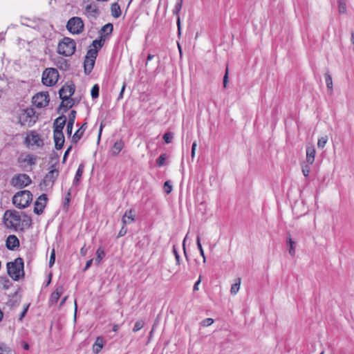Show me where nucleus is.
<instances>
[{"mask_svg": "<svg viewBox=\"0 0 354 354\" xmlns=\"http://www.w3.org/2000/svg\"><path fill=\"white\" fill-rule=\"evenodd\" d=\"M57 67L62 71H68L71 67V64L68 60L63 57H59L57 62Z\"/></svg>", "mask_w": 354, "mask_h": 354, "instance_id": "nucleus-30", "label": "nucleus"}, {"mask_svg": "<svg viewBox=\"0 0 354 354\" xmlns=\"http://www.w3.org/2000/svg\"><path fill=\"white\" fill-rule=\"evenodd\" d=\"M39 157L35 154L21 153L17 161L19 167L24 171H32V167L37 164Z\"/></svg>", "mask_w": 354, "mask_h": 354, "instance_id": "nucleus-3", "label": "nucleus"}, {"mask_svg": "<svg viewBox=\"0 0 354 354\" xmlns=\"http://www.w3.org/2000/svg\"><path fill=\"white\" fill-rule=\"evenodd\" d=\"M104 257V250L102 247H100L96 251V258L95 259V263L97 265L100 264Z\"/></svg>", "mask_w": 354, "mask_h": 354, "instance_id": "nucleus-34", "label": "nucleus"}, {"mask_svg": "<svg viewBox=\"0 0 354 354\" xmlns=\"http://www.w3.org/2000/svg\"><path fill=\"white\" fill-rule=\"evenodd\" d=\"M32 201V194L29 190L19 191L12 198V203L19 209L27 207Z\"/></svg>", "mask_w": 354, "mask_h": 354, "instance_id": "nucleus-6", "label": "nucleus"}, {"mask_svg": "<svg viewBox=\"0 0 354 354\" xmlns=\"http://www.w3.org/2000/svg\"><path fill=\"white\" fill-rule=\"evenodd\" d=\"M6 266L8 274L14 281H17L24 276V262L22 258L17 257L14 261L8 262Z\"/></svg>", "mask_w": 354, "mask_h": 354, "instance_id": "nucleus-2", "label": "nucleus"}, {"mask_svg": "<svg viewBox=\"0 0 354 354\" xmlns=\"http://www.w3.org/2000/svg\"><path fill=\"white\" fill-rule=\"evenodd\" d=\"M286 245H287V247H288L289 254L290 256H292V257H295V246L297 245V243L292 239L290 233H288V234L287 236Z\"/></svg>", "mask_w": 354, "mask_h": 354, "instance_id": "nucleus-25", "label": "nucleus"}, {"mask_svg": "<svg viewBox=\"0 0 354 354\" xmlns=\"http://www.w3.org/2000/svg\"><path fill=\"white\" fill-rule=\"evenodd\" d=\"M32 218L27 215L26 213H22V219L20 221V225L19 231L24 232L26 230L29 229L32 227Z\"/></svg>", "mask_w": 354, "mask_h": 354, "instance_id": "nucleus-17", "label": "nucleus"}, {"mask_svg": "<svg viewBox=\"0 0 354 354\" xmlns=\"http://www.w3.org/2000/svg\"><path fill=\"white\" fill-rule=\"evenodd\" d=\"M127 229L125 227V225H123V226L121 227L120 230L118 232V237H122V236H124L127 234Z\"/></svg>", "mask_w": 354, "mask_h": 354, "instance_id": "nucleus-60", "label": "nucleus"}, {"mask_svg": "<svg viewBox=\"0 0 354 354\" xmlns=\"http://www.w3.org/2000/svg\"><path fill=\"white\" fill-rule=\"evenodd\" d=\"M172 252H173V254L176 259V265H180V254L178 253V251L176 245L173 246Z\"/></svg>", "mask_w": 354, "mask_h": 354, "instance_id": "nucleus-49", "label": "nucleus"}, {"mask_svg": "<svg viewBox=\"0 0 354 354\" xmlns=\"http://www.w3.org/2000/svg\"><path fill=\"white\" fill-rule=\"evenodd\" d=\"M85 14L88 17L96 18L100 14L97 6L95 3L87 5L85 8Z\"/></svg>", "mask_w": 354, "mask_h": 354, "instance_id": "nucleus-22", "label": "nucleus"}, {"mask_svg": "<svg viewBox=\"0 0 354 354\" xmlns=\"http://www.w3.org/2000/svg\"><path fill=\"white\" fill-rule=\"evenodd\" d=\"M166 160V153H162L156 161V165L159 167L164 165Z\"/></svg>", "mask_w": 354, "mask_h": 354, "instance_id": "nucleus-46", "label": "nucleus"}, {"mask_svg": "<svg viewBox=\"0 0 354 354\" xmlns=\"http://www.w3.org/2000/svg\"><path fill=\"white\" fill-rule=\"evenodd\" d=\"M72 147H73L71 145V146H69V147H68V149L66 150V151H65V153H64V157H63V162H64L66 161V158H67V157H68V154H69L70 151H71V149H72Z\"/></svg>", "mask_w": 354, "mask_h": 354, "instance_id": "nucleus-62", "label": "nucleus"}, {"mask_svg": "<svg viewBox=\"0 0 354 354\" xmlns=\"http://www.w3.org/2000/svg\"><path fill=\"white\" fill-rule=\"evenodd\" d=\"M97 56V50L89 49L87 51L85 57H89L91 59L95 60Z\"/></svg>", "mask_w": 354, "mask_h": 354, "instance_id": "nucleus-47", "label": "nucleus"}, {"mask_svg": "<svg viewBox=\"0 0 354 354\" xmlns=\"http://www.w3.org/2000/svg\"><path fill=\"white\" fill-rule=\"evenodd\" d=\"M29 306H30V304H26V305L24 306V309H23L22 312L20 313V315H19V319L20 321H21V320L24 319V317H25V315H26V313H27V312H28V308H29Z\"/></svg>", "mask_w": 354, "mask_h": 354, "instance_id": "nucleus-58", "label": "nucleus"}, {"mask_svg": "<svg viewBox=\"0 0 354 354\" xmlns=\"http://www.w3.org/2000/svg\"><path fill=\"white\" fill-rule=\"evenodd\" d=\"M93 261V259L88 260L86 263V265H85L84 269H83V271L87 270L91 266Z\"/></svg>", "mask_w": 354, "mask_h": 354, "instance_id": "nucleus-63", "label": "nucleus"}, {"mask_svg": "<svg viewBox=\"0 0 354 354\" xmlns=\"http://www.w3.org/2000/svg\"><path fill=\"white\" fill-rule=\"evenodd\" d=\"M53 139L55 142V147L57 150H60L64 144L65 138L63 132H53Z\"/></svg>", "mask_w": 354, "mask_h": 354, "instance_id": "nucleus-20", "label": "nucleus"}, {"mask_svg": "<svg viewBox=\"0 0 354 354\" xmlns=\"http://www.w3.org/2000/svg\"><path fill=\"white\" fill-rule=\"evenodd\" d=\"M162 138L166 144H169L174 139V133L171 131H167L164 133Z\"/></svg>", "mask_w": 354, "mask_h": 354, "instance_id": "nucleus-43", "label": "nucleus"}, {"mask_svg": "<svg viewBox=\"0 0 354 354\" xmlns=\"http://www.w3.org/2000/svg\"><path fill=\"white\" fill-rule=\"evenodd\" d=\"M183 0H176V3L175 4L174 8L172 11L173 15L176 16V24L178 28V37L181 35V22L180 17L179 16V12L183 6Z\"/></svg>", "mask_w": 354, "mask_h": 354, "instance_id": "nucleus-15", "label": "nucleus"}, {"mask_svg": "<svg viewBox=\"0 0 354 354\" xmlns=\"http://www.w3.org/2000/svg\"><path fill=\"white\" fill-rule=\"evenodd\" d=\"M11 348L3 342H0V354H11Z\"/></svg>", "mask_w": 354, "mask_h": 354, "instance_id": "nucleus-40", "label": "nucleus"}, {"mask_svg": "<svg viewBox=\"0 0 354 354\" xmlns=\"http://www.w3.org/2000/svg\"><path fill=\"white\" fill-rule=\"evenodd\" d=\"M228 75H229V70H228V66H227L226 69H225V75L223 76V87L225 88H226L227 86L228 79H229Z\"/></svg>", "mask_w": 354, "mask_h": 354, "instance_id": "nucleus-51", "label": "nucleus"}, {"mask_svg": "<svg viewBox=\"0 0 354 354\" xmlns=\"http://www.w3.org/2000/svg\"><path fill=\"white\" fill-rule=\"evenodd\" d=\"M95 60L91 59L89 57H85L84 61V73L89 75L93 69Z\"/></svg>", "mask_w": 354, "mask_h": 354, "instance_id": "nucleus-26", "label": "nucleus"}, {"mask_svg": "<svg viewBox=\"0 0 354 354\" xmlns=\"http://www.w3.org/2000/svg\"><path fill=\"white\" fill-rule=\"evenodd\" d=\"M0 283L2 284L3 288L5 290H8L12 284L7 277H1Z\"/></svg>", "mask_w": 354, "mask_h": 354, "instance_id": "nucleus-38", "label": "nucleus"}, {"mask_svg": "<svg viewBox=\"0 0 354 354\" xmlns=\"http://www.w3.org/2000/svg\"><path fill=\"white\" fill-rule=\"evenodd\" d=\"M91 95L93 99L97 98L100 95V86L98 84H95L91 88Z\"/></svg>", "mask_w": 354, "mask_h": 354, "instance_id": "nucleus-42", "label": "nucleus"}, {"mask_svg": "<svg viewBox=\"0 0 354 354\" xmlns=\"http://www.w3.org/2000/svg\"><path fill=\"white\" fill-rule=\"evenodd\" d=\"M241 285V279L237 278L236 282L233 283L231 286L230 292L232 295H236L240 288Z\"/></svg>", "mask_w": 354, "mask_h": 354, "instance_id": "nucleus-37", "label": "nucleus"}, {"mask_svg": "<svg viewBox=\"0 0 354 354\" xmlns=\"http://www.w3.org/2000/svg\"><path fill=\"white\" fill-rule=\"evenodd\" d=\"M64 291V288L62 286H59L56 287L55 291H53L48 299L49 306H53L58 301L60 296L62 295Z\"/></svg>", "mask_w": 354, "mask_h": 354, "instance_id": "nucleus-19", "label": "nucleus"}, {"mask_svg": "<svg viewBox=\"0 0 354 354\" xmlns=\"http://www.w3.org/2000/svg\"><path fill=\"white\" fill-rule=\"evenodd\" d=\"M145 326V322L142 319H140V320H138L133 327V332L134 333H136L138 332V330H140V329H142Z\"/></svg>", "mask_w": 354, "mask_h": 354, "instance_id": "nucleus-44", "label": "nucleus"}, {"mask_svg": "<svg viewBox=\"0 0 354 354\" xmlns=\"http://www.w3.org/2000/svg\"><path fill=\"white\" fill-rule=\"evenodd\" d=\"M113 30V25L111 23L106 24L102 27L100 30V33L102 35L103 33H106L104 37L111 35Z\"/></svg>", "mask_w": 354, "mask_h": 354, "instance_id": "nucleus-33", "label": "nucleus"}, {"mask_svg": "<svg viewBox=\"0 0 354 354\" xmlns=\"http://www.w3.org/2000/svg\"><path fill=\"white\" fill-rule=\"evenodd\" d=\"M111 12L113 17L117 19L121 16L122 12L120 6L118 3H113L111 6Z\"/></svg>", "mask_w": 354, "mask_h": 354, "instance_id": "nucleus-31", "label": "nucleus"}, {"mask_svg": "<svg viewBox=\"0 0 354 354\" xmlns=\"http://www.w3.org/2000/svg\"><path fill=\"white\" fill-rule=\"evenodd\" d=\"M104 346V339L102 337H97L93 346V352L95 354L99 353L102 349Z\"/></svg>", "mask_w": 354, "mask_h": 354, "instance_id": "nucleus-29", "label": "nucleus"}, {"mask_svg": "<svg viewBox=\"0 0 354 354\" xmlns=\"http://www.w3.org/2000/svg\"><path fill=\"white\" fill-rule=\"evenodd\" d=\"M126 86H127L126 82H123L121 91H120V92L119 93V95H118V100H120L123 98V94H124V92Z\"/></svg>", "mask_w": 354, "mask_h": 354, "instance_id": "nucleus-59", "label": "nucleus"}, {"mask_svg": "<svg viewBox=\"0 0 354 354\" xmlns=\"http://www.w3.org/2000/svg\"><path fill=\"white\" fill-rule=\"evenodd\" d=\"M19 123L21 126L32 127L38 120V114L32 107L22 110L18 116Z\"/></svg>", "mask_w": 354, "mask_h": 354, "instance_id": "nucleus-5", "label": "nucleus"}, {"mask_svg": "<svg viewBox=\"0 0 354 354\" xmlns=\"http://www.w3.org/2000/svg\"><path fill=\"white\" fill-rule=\"evenodd\" d=\"M21 346L26 351H28L30 348V346H29L28 343L25 341H23L21 342Z\"/></svg>", "mask_w": 354, "mask_h": 354, "instance_id": "nucleus-64", "label": "nucleus"}, {"mask_svg": "<svg viewBox=\"0 0 354 354\" xmlns=\"http://www.w3.org/2000/svg\"><path fill=\"white\" fill-rule=\"evenodd\" d=\"M84 164L80 163L78 166V168L76 171L75 177L73 180V185H77L78 184L79 181L80 180V179L82 178V174L84 172Z\"/></svg>", "mask_w": 354, "mask_h": 354, "instance_id": "nucleus-28", "label": "nucleus"}, {"mask_svg": "<svg viewBox=\"0 0 354 354\" xmlns=\"http://www.w3.org/2000/svg\"><path fill=\"white\" fill-rule=\"evenodd\" d=\"M196 245H197V248L200 252V254L203 257V263H205L206 262V257L205 255V252H204L203 246L201 243L200 235H197V236H196Z\"/></svg>", "mask_w": 354, "mask_h": 354, "instance_id": "nucleus-36", "label": "nucleus"}, {"mask_svg": "<svg viewBox=\"0 0 354 354\" xmlns=\"http://www.w3.org/2000/svg\"><path fill=\"white\" fill-rule=\"evenodd\" d=\"M134 216L133 215V209H127L122 218V222L123 225H126L127 224H130L134 221Z\"/></svg>", "mask_w": 354, "mask_h": 354, "instance_id": "nucleus-27", "label": "nucleus"}, {"mask_svg": "<svg viewBox=\"0 0 354 354\" xmlns=\"http://www.w3.org/2000/svg\"><path fill=\"white\" fill-rule=\"evenodd\" d=\"M84 132L82 129H77L73 136H72L71 142L73 144H77L78 141L82 138Z\"/></svg>", "mask_w": 354, "mask_h": 354, "instance_id": "nucleus-35", "label": "nucleus"}, {"mask_svg": "<svg viewBox=\"0 0 354 354\" xmlns=\"http://www.w3.org/2000/svg\"><path fill=\"white\" fill-rule=\"evenodd\" d=\"M48 197L46 194L40 195L34 204V213L40 215L43 213L47 204Z\"/></svg>", "mask_w": 354, "mask_h": 354, "instance_id": "nucleus-14", "label": "nucleus"}, {"mask_svg": "<svg viewBox=\"0 0 354 354\" xmlns=\"http://www.w3.org/2000/svg\"><path fill=\"white\" fill-rule=\"evenodd\" d=\"M59 171L55 167V164H52L49 167V171L45 175L39 184L41 189H46L48 187H53L59 176Z\"/></svg>", "mask_w": 354, "mask_h": 354, "instance_id": "nucleus-8", "label": "nucleus"}, {"mask_svg": "<svg viewBox=\"0 0 354 354\" xmlns=\"http://www.w3.org/2000/svg\"><path fill=\"white\" fill-rule=\"evenodd\" d=\"M324 76H325V81H326L327 88L329 90L332 91L333 90V80H332L331 75L328 73H325Z\"/></svg>", "mask_w": 354, "mask_h": 354, "instance_id": "nucleus-45", "label": "nucleus"}, {"mask_svg": "<svg viewBox=\"0 0 354 354\" xmlns=\"http://www.w3.org/2000/svg\"><path fill=\"white\" fill-rule=\"evenodd\" d=\"M76 49V43L74 39L65 37L59 41L57 46V53L66 57L73 55Z\"/></svg>", "mask_w": 354, "mask_h": 354, "instance_id": "nucleus-7", "label": "nucleus"}, {"mask_svg": "<svg viewBox=\"0 0 354 354\" xmlns=\"http://www.w3.org/2000/svg\"><path fill=\"white\" fill-rule=\"evenodd\" d=\"M201 282V275L199 276L198 280L194 283L193 290L197 291L198 290V286Z\"/></svg>", "mask_w": 354, "mask_h": 354, "instance_id": "nucleus-61", "label": "nucleus"}, {"mask_svg": "<svg viewBox=\"0 0 354 354\" xmlns=\"http://www.w3.org/2000/svg\"><path fill=\"white\" fill-rule=\"evenodd\" d=\"M327 141H328V138L326 136L321 137L320 138H319L318 142H317L318 147L320 149L324 148Z\"/></svg>", "mask_w": 354, "mask_h": 354, "instance_id": "nucleus-48", "label": "nucleus"}, {"mask_svg": "<svg viewBox=\"0 0 354 354\" xmlns=\"http://www.w3.org/2000/svg\"><path fill=\"white\" fill-rule=\"evenodd\" d=\"M19 290H21L20 288H18V289L12 294L9 295L10 297H12V299H10L8 301V304L10 305L11 306H18L20 302V298L17 299H14L15 297L17 296Z\"/></svg>", "mask_w": 354, "mask_h": 354, "instance_id": "nucleus-32", "label": "nucleus"}, {"mask_svg": "<svg viewBox=\"0 0 354 354\" xmlns=\"http://www.w3.org/2000/svg\"><path fill=\"white\" fill-rule=\"evenodd\" d=\"M124 147V143L122 140H117L112 147L110 153L111 156H116L122 150Z\"/></svg>", "mask_w": 354, "mask_h": 354, "instance_id": "nucleus-24", "label": "nucleus"}, {"mask_svg": "<svg viewBox=\"0 0 354 354\" xmlns=\"http://www.w3.org/2000/svg\"><path fill=\"white\" fill-rule=\"evenodd\" d=\"M306 162L309 165H312L315 161L316 149L314 145H310L306 147Z\"/></svg>", "mask_w": 354, "mask_h": 354, "instance_id": "nucleus-23", "label": "nucleus"}, {"mask_svg": "<svg viewBox=\"0 0 354 354\" xmlns=\"http://www.w3.org/2000/svg\"><path fill=\"white\" fill-rule=\"evenodd\" d=\"M58 79L59 73L55 68H47L42 73L41 82L45 86H54L57 82Z\"/></svg>", "mask_w": 354, "mask_h": 354, "instance_id": "nucleus-9", "label": "nucleus"}, {"mask_svg": "<svg viewBox=\"0 0 354 354\" xmlns=\"http://www.w3.org/2000/svg\"><path fill=\"white\" fill-rule=\"evenodd\" d=\"M25 143L27 145L31 144L32 145H36L38 147H42L44 140L41 138V136L35 131H30L29 134L25 138Z\"/></svg>", "mask_w": 354, "mask_h": 354, "instance_id": "nucleus-13", "label": "nucleus"}, {"mask_svg": "<svg viewBox=\"0 0 354 354\" xmlns=\"http://www.w3.org/2000/svg\"><path fill=\"white\" fill-rule=\"evenodd\" d=\"M55 250L53 249L50 253V259H49V267L51 268L55 263Z\"/></svg>", "mask_w": 354, "mask_h": 354, "instance_id": "nucleus-55", "label": "nucleus"}, {"mask_svg": "<svg viewBox=\"0 0 354 354\" xmlns=\"http://www.w3.org/2000/svg\"><path fill=\"white\" fill-rule=\"evenodd\" d=\"M21 220L19 212L15 209L6 210L3 214V221L8 228L19 231Z\"/></svg>", "mask_w": 354, "mask_h": 354, "instance_id": "nucleus-4", "label": "nucleus"}, {"mask_svg": "<svg viewBox=\"0 0 354 354\" xmlns=\"http://www.w3.org/2000/svg\"><path fill=\"white\" fill-rule=\"evenodd\" d=\"M20 245L19 239L16 235L10 234L6 240V247L8 250L14 251Z\"/></svg>", "mask_w": 354, "mask_h": 354, "instance_id": "nucleus-16", "label": "nucleus"}, {"mask_svg": "<svg viewBox=\"0 0 354 354\" xmlns=\"http://www.w3.org/2000/svg\"><path fill=\"white\" fill-rule=\"evenodd\" d=\"M70 202H71V199H69L68 198H64V201L62 203V207L66 212H67L68 210Z\"/></svg>", "mask_w": 354, "mask_h": 354, "instance_id": "nucleus-54", "label": "nucleus"}, {"mask_svg": "<svg viewBox=\"0 0 354 354\" xmlns=\"http://www.w3.org/2000/svg\"><path fill=\"white\" fill-rule=\"evenodd\" d=\"M338 11L339 14L346 12V3L345 0H338Z\"/></svg>", "mask_w": 354, "mask_h": 354, "instance_id": "nucleus-41", "label": "nucleus"}, {"mask_svg": "<svg viewBox=\"0 0 354 354\" xmlns=\"http://www.w3.org/2000/svg\"><path fill=\"white\" fill-rule=\"evenodd\" d=\"M32 183L30 177L26 174H19L12 179V184L17 187L24 188Z\"/></svg>", "mask_w": 354, "mask_h": 354, "instance_id": "nucleus-12", "label": "nucleus"}, {"mask_svg": "<svg viewBox=\"0 0 354 354\" xmlns=\"http://www.w3.org/2000/svg\"><path fill=\"white\" fill-rule=\"evenodd\" d=\"M310 172V167L309 165H306L302 166V173L305 177H308Z\"/></svg>", "mask_w": 354, "mask_h": 354, "instance_id": "nucleus-56", "label": "nucleus"}, {"mask_svg": "<svg viewBox=\"0 0 354 354\" xmlns=\"http://www.w3.org/2000/svg\"><path fill=\"white\" fill-rule=\"evenodd\" d=\"M66 28L70 33L79 35L84 31V24L81 17H73L68 19Z\"/></svg>", "mask_w": 354, "mask_h": 354, "instance_id": "nucleus-10", "label": "nucleus"}, {"mask_svg": "<svg viewBox=\"0 0 354 354\" xmlns=\"http://www.w3.org/2000/svg\"><path fill=\"white\" fill-rule=\"evenodd\" d=\"M50 161H54L55 162L53 164H55V166L59 162V157L57 153H56L55 152H53L50 155Z\"/></svg>", "mask_w": 354, "mask_h": 354, "instance_id": "nucleus-57", "label": "nucleus"}, {"mask_svg": "<svg viewBox=\"0 0 354 354\" xmlns=\"http://www.w3.org/2000/svg\"><path fill=\"white\" fill-rule=\"evenodd\" d=\"M66 123V118L62 114L57 118L53 122V132H63V129Z\"/></svg>", "mask_w": 354, "mask_h": 354, "instance_id": "nucleus-18", "label": "nucleus"}, {"mask_svg": "<svg viewBox=\"0 0 354 354\" xmlns=\"http://www.w3.org/2000/svg\"><path fill=\"white\" fill-rule=\"evenodd\" d=\"M213 323H214L213 319L205 318L201 322V326H203L204 327H207V326L212 325Z\"/></svg>", "mask_w": 354, "mask_h": 354, "instance_id": "nucleus-53", "label": "nucleus"}, {"mask_svg": "<svg viewBox=\"0 0 354 354\" xmlns=\"http://www.w3.org/2000/svg\"><path fill=\"white\" fill-rule=\"evenodd\" d=\"M77 115V111L75 110H71L70 113L68 114V119L67 121L66 125V133L68 136H71L72 134V131L73 128V125L75 123V118Z\"/></svg>", "mask_w": 354, "mask_h": 354, "instance_id": "nucleus-21", "label": "nucleus"}, {"mask_svg": "<svg viewBox=\"0 0 354 354\" xmlns=\"http://www.w3.org/2000/svg\"><path fill=\"white\" fill-rule=\"evenodd\" d=\"M75 86L73 82H67L59 91V98L62 100L59 104V109H64L66 112L69 109L73 106V104H68L69 100L74 101L71 96L74 94Z\"/></svg>", "mask_w": 354, "mask_h": 354, "instance_id": "nucleus-1", "label": "nucleus"}, {"mask_svg": "<svg viewBox=\"0 0 354 354\" xmlns=\"http://www.w3.org/2000/svg\"><path fill=\"white\" fill-rule=\"evenodd\" d=\"M35 256V252L34 251L28 250L26 252V260L28 261V263H30L32 261V259H34Z\"/></svg>", "mask_w": 354, "mask_h": 354, "instance_id": "nucleus-52", "label": "nucleus"}, {"mask_svg": "<svg viewBox=\"0 0 354 354\" xmlns=\"http://www.w3.org/2000/svg\"><path fill=\"white\" fill-rule=\"evenodd\" d=\"M104 44V39L102 37L100 39H95L92 42V46L94 47L93 50H97V51L103 46Z\"/></svg>", "mask_w": 354, "mask_h": 354, "instance_id": "nucleus-39", "label": "nucleus"}, {"mask_svg": "<svg viewBox=\"0 0 354 354\" xmlns=\"http://www.w3.org/2000/svg\"><path fill=\"white\" fill-rule=\"evenodd\" d=\"M49 101L50 97L47 91L38 93L32 99V104L39 109L46 107L48 104Z\"/></svg>", "mask_w": 354, "mask_h": 354, "instance_id": "nucleus-11", "label": "nucleus"}, {"mask_svg": "<svg viewBox=\"0 0 354 354\" xmlns=\"http://www.w3.org/2000/svg\"><path fill=\"white\" fill-rule=\"evenodd\" d=\"M163 188H164V191L166 194H170L172 191V185H171L170 181L167 180V181L165 182Z\"/></svg>", "mask_w": 354, "mask_h": 354, "instance_id": "nucleus-50", "label": "nucleus"}]
</instances>
